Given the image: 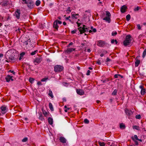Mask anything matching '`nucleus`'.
<instances>
[{
	"label": "nucleus",
	"instance_id": "nucleus-58",
	"mask_svg": "<svg viewBox=\"0 0 146 146\" xmlns=\"http://www.w3.org/2000/svg\"><path fill=\"white\" fill-rule=\"evenodd\" d=\"M115 40L114 39H112L111 40V43L112 44H113L114 43Z\"/></svg>",
	"mask_w": 146,
	"mask_h": 146
},
{
	"label": "nucleus",
	"instance_id": "nucleus-18",
	"mask_svg": "<svg viewBox=\"0 0 146 146\" xmlns=\"http://www.w3.org/2000/svg\"><path fill=\"white\" fill-rule=\"evenodd\" d=\"M8 3V1H2L1 3L0 4L2 6L5 7L7 6Z\"/></svg>",
	"mask_w": 146,
	"mask_h": 146
},
{
	"label": "nucleus",
	"instance_id": "nucleus-57",
	"mask_svg": "<svg viewBox=\"0 0 146 146\" xmlns=\"http://www.w3.org/2000/svg\"><path fill=\"white\" fill-rule=\"evenodd\" d=\"M76 32V30H73L71 31V33L72 34H74V33H75Z\"/></svg>",
	"mask_w": 146,
	"mask_h": 146
},
{
	"label": "nucleus",
	"instance_id": "nucleus-56",
	"mask_svg": "<svg viewBox=\"0 0 146 146\" xmlns=\"http://www.w3.org/2000/svg\"><path fill=\"white\" fill-rule=\"evenodd\" d=\"M57 23L59 24H62V22L58 20V21H57Z\"/></svg>",
	"mask_w": 146,
	"mask_h": 146
},
{
	"label": "nucleus",
	"instance_id": "nucleus-19",
	"mask_svg": "<svg viewBox=\"0 0 146 146\" xmlns=\"http://www.w3.org/2000/svg\"><path fill=\"white\" fill-rule=\"evenodd\" d=\"M48 94V95L51 98H53L54 96L53 95L52 92L50 90H49Z\"/></svg>",
	"mask_w": 146,
	"mask_h": 146
},
{
	"label": "nucleus",
	"instance_id": "nucleus-29",
	"mask_svg": "<svg viewBox=\"0 0 146 146\" xmlns=\"http://www.w3.org/2000/svg\"><path fill=\"white\" fill-rule=\"evenodd\" d=\"M40 3V0H38L36 2L35 4L37 6H39Z\"/></svg>",
	"mask_w": 146,
	"mask_h": 146
},
{
	"label": "nucleus",
	"instance_id": "nucleus-50",
	"mask_svg": "<svg viewBox=\"0 0 146 146\" xmlns=\"http://www.w3.org/2000/svg\"><path fill=\"white\" fill-rule=\"evenodd\" d=\"M37 84L38 85H42V83L40 82H38L37 83Z\"/></svg>",
	"mask_w": 146,
	"mask_h": 146
},
{
	"label": "nucleus",
	"instance_id": "nucleus-16",
	"mask_svg": "<svg viewBox=\"0 0 146 146\" xmlns=\"http://www.w3.org/2000/svg\"><path fill=\"white\" fill-rule=\"evenodd\" d=\"M6 57L7 58H8L9 59L11 60H15V59L14 56L12 55H10L9 56V57L8 55H6Z\"/></svg>",
	"mask_w": 146,
	"mask_h": 146
},
{
	"label": "nucleus",
	"instance_id": "nucleus-26",
	"mask_svg": "<svg viewBox=\"0 0 146 146\" xmlns=\"http://www.w3.org/2000/svg\"><path fill=\"white\" fill-rule=\"evenodd\" d=\"M145 89H143L141 90V94L142 95H144L145 93Z\"/></svg>",
	"mask_w": 146,
	"mask_h": 146
},
{
	"label": "nucleus",
	"instance_id": "nucleus-25",
	"mask_svg": "<svg viewBox=\"0 0 146 146\" xmlns=\"http://www.w3.org/2000/svg\"><path fill=\"white\" fill-rule=\"evenodd\" d=\"M120 127L121 129H124L125 128V126L123 123H121L120 124Z\"/></svg>",
	"mask_w": 146,
	"mask_h": 146
},
{
	"label": "nucleus",
	"instance_id": "nucleus-31",
	"mask_svg": "<svg viewBox=\"0 0 146 146\" xmlns=\"http://www.w3.org/2000/svg\"><path fill=\"white\" fill-rule=\"evenodd\" d=\"M34 80V79L31 78H30L29 80V81L31 83H33V82Z\"/></svg>",
	"mask_w": 146,
	"mask_h": 146
},
{
	"label": "nucleus",
	"instance_id": "nucleus-5",
	"mask_svg": "<svg viewBox=\"0 0 146 146\" xmlns=\"http://www.w3.org/2000/svg\"><path fill=\"white\" fill-rule=\"evenodd\" d=\"M7 112V107L6 106H3L0 108V115L1 114V113L2 114H5Z\"/></svg>",
	"mask_w": 146,
	"mask_h": 146
},
{
	"label": "nucleus",
	"instance_id": "nucleus-64",
	"mask_svg": "<svg viewBox=\"0 0 146 146\" xmlns=\"http://www.w3.org/2000/svg\"><path fill=\"white\" fill-rule=\"evenodd\" d=\"M87 51L89 52H91V50L90 49H88L87 50Z\"/></svg>",
	"mask_w": 146,
	"mask_h": 146
},
{
	"label": "nucleus",
	"instance_id": "nucleus-43",
	"mask_svg": "<svg viewBox=\"0 0 146 146\" xmlns=\"http://www.w3.org/2000/svg\"><path fill=\"white\" fill-rule=\"evenodd\" d=\"M140 8L139 7H137L135 8L134 9V10L135 11H138L139 10Z\"/></svg>",
	"mask_w": 146,
	"mask_h": 146
},
{
	"label": "nucleus",
	"instance_id": "nucleus-6",
	"mask_svg": "<svg viewBox=\"0 0 146 146\" xmlns=\"http://www.w3.org/2000/svg\"><path fill=\"white\" fill-rule=\"evenodd\" d=\"M26 4H27L28 7L30 9L32 8L34 5L33 2L30 0H28Z\"/></svg>",
	"mask_w": 146,
	"mask_h": 146
},
{
	"label": "nucleus",
	"instance_id": "nucleus-23",
	"mask_svg": "<svg viewBox=\"0 0 146 146\" xmlns=\"http://www.w3.org/2000/svg\"><path fill=\"white\" fill-rule=\"evenodd\" d=\"M43 113L44 115L46 117H47L48 116V115L49 114L48 112H47L45 110H43Z\"/></svg>",
	"mask_w": 146,
	"mask_h": 146
},
{
	"label": "nucleus",
	"instance_id": "nucleus-10",
	"mask_svg": "<svg viewBox=\"0 0 146 146\" xmlns=\"http://www.w3.org/2000/svg\"><path fill=\"white\" fill-rule=\"evenodd\" d=\"M125 111L126 114L130 116L133 113V112L131 111L127 108L125 109Z\"/></svg>",
	"mask_w": 146,
	"mask_h": 146
},
{
	"label": "nucleus",
	"instance_id": "nucleus-61",
	"mask_svg": "<svg viewBox=\"0 0 146 146\" xmlns=\"http://www.w3.org/2000/svg\"><path fill=\"white\" fill-rule=\"evenodd\" d=\"M107 53V52L106 51H104L103 52V53L104 54V55L106 54Z\"/></svg>",
	"mask_w": 146,
	"mask_h": 146
},
{
	"label": "nucleus",
	"instance_id": "nucleus-60",
	"mask_svg": "<svg viewBox=\"0 0 146 146\" xmlns=\"http://www.w3.org/2000/svg\"><path fill=\"white\" fill-rule=\"evenodd\" d=\"M24 54L25 53L24 52H22L20 54V56H23Z\"/></svg>",
	"mask_w": 146,
	"mask_h": 146
},
{
	"label": "nucleus",
	"instance_id": "nucleus-41",
	"mask_svg": "<svg viewBox=\"0 0 146 146\" xmlns=\"http://www.w3.org/2000/svg\"><path fill=\"white\" fill-rule=\"evenodd\" d=\"M39 119H40L42 121L44 119L42 115H40L39 117Z\"/></svg>",
	"mask_w": 146,
	"mask_h": 146
},
{
	"label": "nucleus",
	"instance_id": "nucleus-47",
	"mask_svg": "<svg viewBox=\"0 0 146 146\" xmlns=\"http://www.w3.org/2000/svg\"><path fill=\"white\" fill-rule=\"evenodd\" d=\"M47 79V78H44L41 80V81L42 82H45L46 80Z\"/></svg>",
	"mask_w": 146,
	"mask_h": 146
},
{
	"label": "nucleus",
	"instance_id": "nucleus-34",
	"mask_svg": "<svg viewBox=\"0 0 146 146\" xmlns=\"http://www.w3.org/2000/svg\"><path fill=\"white\" fill-rule=\"evenodd\" d=\"M99 144L100 145V146H104L105 145V143L103 142H99Z\"/></svg>",
	"mask_w": 146,
	"mask_h": 146
},
{
	"label": "nucleus",
	"instance_id": "nucleus-49",
	"mask_svg": "<svg viewBox=\"0 0 146 146\" xmlns=\"http://www.w3.org/2000/svg\"><path fill=\"white\" fill-rule=\"evenodd\" d=\"M67 11H68V13H70V12H71V11L70 9V8L69 7H68V9H67Z\"/></svg>",
	"mask_w": 146,
	"mask_h": 146
},
{
	"label": "nucleus",
	"instance_id": "nucleus-3",
	"mask_svg": "<svg viewBox=\"0 0 146 146\" xmlns=\"http://www.w3.org/2000/svg\"><path fill=\"white\" fill-rule=\"evenodd\" d=\"M85 25H83V27H80L78 28V30L80 32V34H82L83 33H84L86 32L89 31V28L86 27Z\"/></svg>",
	"mask_w": 146,
	"mask_h": 146
},
{
	"label": "nucleus",
	"instance_id": "nucleus-33",
	"mask_svg": "<svg viewBox=\"0 0 146 146\" xmlns=\"http://www.w3.org/2000/svg\"><path fill=\"white\" fill-rule=\"evenodd\" d=\"M38 52V50H35L33 52H32L31 53V54L32 55H33L35 54L36 53Z\"/></svg>",
	"mask_w": 146,
	"mask_h": 146
},
{
	"label": "nucleus",
	"instance_id": "nucleus-8",
	"mask_svg": "<svg viewBox=\"0 0 146 146\" xmlns=\"http://www.w3.org/2000/svg\"><path fill=\"white\" fill-rule=\"evenodd\" d=\"M20 10L17 9L15 12L14 16L17 19H19L20 18Z\"/></svg>",
	"mask_w": 146,
	"mask_h": 146
},
{
	"label": "nucleus",
	"instance_id": "nucleus-35",
	"mask_svg": "<svg viewBox=\"0 0 146 146\" xmlns=\"http://www.w3.org/2000/svg\"><path fill=\"white\" fill-rule=\"evenodd\" d=\"M146 55V49H145L143 53V57L144 58Z\"/></svg>",
	"mask_w": 146,
	"mask_h": 146
},
{
	"label": "nucleus",
	"instance_id": "nucleus-39",
	"mask_svg": "<svg viewBox=\"0 0 146 146\" xmlns=\"http://www.w3.org/2000/svg\"><path fill=\"white\" fill-rule=\"evenodd\" d=\"M28 43L27 41H25L23 42V45H27L28 44Z\"/></svg>",
	"mask_w": 146,
	"mask_h": 146
},
{
	"label": "nucleus",
	"instance_id": "nucleus-1",
	"mask_svg": "<svg viewBox=\"0 0 146 146\" xmlns=\"http://www.w3.org/2000/svg\"><path fill=\"white\" fill-rule=\"evenodd\" d=\"M131 36L130 35H127L125 37V39L123 42V45L125 46L129 45L131 41Z\"/></svg>",
	"mask_w": 146,
	"mask_h": 146
},
{
	"label": "nucleus",
	"instance_id": "nucleus-9",
	"mask_svg": "<svg viewBox=\"0 0 146 146\" xmlns=\"http://www.w3.org/2000/svg\"><path fill=\"white\" fill-rule=\"evenodd\" d=\"M105 44L104 41L102 40H99L98 42L97 45L100 47H103Z\"/></svg>",
	"mask_w": 146,
	"mask_h": 146
},
{
	"label": "nucleus",
	"instance_id": "nucleus-62",
	"mask_svg": "<svg viewBox=\"0 0 146 146\" xmlns=\"http://www.w3.org/2000/svg\"><path fill=\"white\" fill-rule=\"evenodd\" d=\"M70 16H69L68 17H66V19L67 20H68L70 19Z\"/></svg>",
	"mask_w": 146,
	"mask_h": 146
},
{
	"label": "nucleus",
	"instance_id": "nucleus-45",
	"mask_svg": "<svg viewBox=\"0 0 146 146\" xmlns=\"http://www.w3.org/2000/svg\"><path fill=\"white\" fill-rule=\"evenodd\" d=\"M137 29L139 30H140L141 29V27L140 25H139V24L137 25Z\"/></svg>",
	"mask_w": 146,
	"mask_h": 146
},
{
	"label": "nucleus",
	"instance_id": "nucleus-48",
	"mask_svg": "<svg viewBox=\"0 0 146 146\" xmlns=\"http://www.w3.org/2000/svg\"><path fill=\"white\" fill-rule=\"evenodd\" d=\"M90 72H90V70H88V71H87V73H86V75H90Z\"/></svg>",
	"mask_w": 146,
	"mask_h": 146
},
{
	"label": "nucleus",
	"instance_id": "nucleus-20",
	"mask_svg": "<svg viewBox=\"0 0 146 146\" xmlns=\"http://www.w3.org/2000/svg\"><path fill=\"white\" fill-rule=\"evenodd\" d=\"M48 121L50 124L52 125L53 124V119L51 117H49L48 118Z\"/></svg>",
	"mask_w": 146,
	"mask_h": 146
},
{
	"label": "nucleus",
	"instance_id": "nucleus-13",
	"mask_svg": "<svg viewBox=\"0 0 146 146\" xmlns=\"http://www.w3.org/2000/svg\"><path fill=\"white\" fill-rule=\"evenodd\" d=\"M12 77L9 75H8L5 78V79L7 82H9L11 80V81H13V79L12 78Z\"/></svg>",
	"mask_w": 146,
	"mask_h": 146
},
{
	"label": "nucleus",
	"instance_id": "nucleus-59",
	"mask_svg": "<svg viewBox=\"0 0 146 146\" xmlns=\"http://www.w3.org/2000/svg\"><path fill=\"white\" fill-rule=\"evenodd\" d=\"M69 108H67V109H65L64 110V111L66 112H67L68 111V110H69Z\"/></svg>",
	"mask_w": 146,
	"mask_h": 146
},
{
	"label": "nucleus",
	"instance_id": "nucleus-46",
	"mask_svg": "<svg viewBox=\"0 0 146 146\" xmlns=\"http://www.w3.org/2000/svg\"><path fill=\"white\" fill-rule=\"evenodd\" d=\"M111 61V60L109 59L108 58H107L106 61V62H110Z\"/></svg>",
	"mask_w": 146,
	"mask_h": 146
},
{
	"label": "nucleus",
	"instance_id": "nucleus-32",
	"mask_svg": "<svg viewBox=\"0 0 146 146\" xmlns=\"http://www.w3.org/2000/svg\"><path fill=\"white\" fill-rule=\"evenodd\" d=\"M92 31L94 33L96 32V29L94 28V29H93L92 30H89V32L90 33H91Z\"/></svg>",
	"mask_w": 146,
	"mask_h": 146
},
{
	"label": "nucleus",
	"instance_id": "nucleus-21",
	"mask_svg": "<svg viewBox=\"0 0 146 146\" xmlns=\"http://www.w3.org/2000/svg\"><path fill=\"white\" fill-rule=\"evenodd\" d=\"M49 107L50 109L52 111H53L54 110V108L52 104L51 103H49Z\"/></svg>",
	"mask_w": 146,
	"mask_h": 146
},
{
	"label": "nucleus",
	"instance_id": "nucleus-2",
	"mask_svg": "<svg viewBox=\"0 0 146 146\" xmlns=\"http://www.w3.org/2000/svg\"><path fill=\"white\" fill-rule=\"evenodd\" d=\"M106 16L103 19L105 20L106 22L110 23L111 22V14L108 11H106Z\"/></svg>",
	"mask_w": 146,
	"mask_h": 146
},
{
	"label": "nucleus",
	"instance_id": "nucleus-4",
	"mask_svg": "<svg viewBox=\"0 0 146 146\" xmlns=\"http://www.w3.org/2000/svg\"><path fill=\"white\" fill-rule=\"evenodd\" d=\"M63 67L61 66L57 65L54 67V70L56 72H59L62 71L63 69Z\"/></svg>",
	"mask_w": 146,
	"mask_h": 146
},
{
	"label": "nucleus",
	"instance_id": "nucleus-28",
	"mask_svg": "<svg viewBox=\"0 0 146 146\" xmlns=\"http://www.w3.org/2000/svg\"><path fill=\"white\" fill-rule=\"evenodd\" d=\"M126 18L127 20V21H129L130 20V18H131V16H130V15L129 14L127 15L126 16Z\"/></svg>",
	"mask_w": 146,
	"mask_h": 146
},
{
	"label": "nucleus",
	"instance_id": "nucleus-37",
	"mask_svg": "<svg viewBox=\"0 0 146 146\" xmlns=\"http://www.w3.org/2000/svg\"><path fill=\"white\" fill-rule=\"evenodd\" d=\"M117 93V90H115L112 93V94L113 95H115Z\"/></svg>",
	"mask_w": 146,
	"mask_h": 146
},
{
	"label": "nucleus",
	"instance_id": "nucleus-12",
	"mask_svg": "<svg viewBox=\"0 0 146 146\" xmlns=\"http://www.w3.org/2000/svg\"><path fill=\"white\" fill-rule=\"evenodd\" d=\"M74 50V48H68L65 50V52L68 53H69Z\"/></svg>",
	"mask_w": 146,
	"mask_h": 146
},
{
	"label": "nucleus",
	"instance_id": "nucleus-22",
	"mask_svg": "<svg viewBox=\"0 0 146 146\" xmlns=\"http://www.w3.org/2000/svg\"><path fill=\"white\" fill-rule=\"evenodd\" d=\"M140 61L139 60H137L135 62V66L137 67L138 66L140 63Z\"/></svg>",
	"mask_w": 146,
	"mask_h": 146
},
{
	"label": "nucleus",
	"instance_id": "nucleus-54",
	"mask_svg": "<svg viewBox=\"0 0 146 146\" xmlns=\"http://www.w3.org/2000/svg\"><path fill=\"white\" fill-rule=\"evenodd\" d=\"M10 72H11V73H12L13 74L15 75V72L13 70L12 71L11 70H9Z\"/></svg>",
	"mask_w": 146,
	"mask_h": 146
},
{
	"label": "nucleus",
	"instance_id": "nucleus-40",
	"mask_svg": "<svg viewBox=\"0 0 146 146\" xmlns=\"http://www.w3.org/2000/svg\"><path fill=\"white\" fill-rule=\"evenodd\" d=\"M84 121L86 123L88 124L89 123V121L87 119H84Z\"/></svg>",
	"mask_w": 146,
	"mask_h": 146
},
{
	"label": "nucleus",
	"instance_id": "nucleus-44",
	"mask_svg": "<svg viewBox=\"0 0 146 146\" xmlns=\"http://www.w3.org/2000/svg\"><path fill=\"white\" fill-rule=\"evenodd\" d=\"M132 140L134 141L135 143V144L136 145H138V141L134 140V138H132Z\"/></svg>",
	"mask_w": 146,
	"mask_h": 146
},
{
	"label": "nucleus",
	"instance_id": "nucleus-42",
	"mask_svg": "<svg viewBox=\"0 0 146 146\" xmlns=\"http://www.w3.org/2000/svg\"><path fill=\"white\" fill-rule=\"evenodd\" d=\"M134 138H134V139H135L136 140H137L138 139V137L137 135H134Z\"/></svg>",
	"mask_w": 146,
	"mask_h": 146
},
{
	"label": "nucleus",
	"instance_id": "nucleus-53",
	"mask_svg": "<svg viewBox=\"0 0 146 146\" xmlns=\"http://www.w3.org/2000/svg\"><path fill=\"white\" fill-rule=\"evenodd\" d=\"M119 74H115V75H114V77L115 78H118V76H119Z\"/></svg>",
	"mask_w": 146,
	"mask_h": 146
},
{
	"label": "nucleus",
	"instance_id": "nucleus-17",
	"mask_svg": "<svg viewBox=\"0 0 146 146\" xmlns=\"http://www.w3.org/2000/svg\"><path fill=\"white\" fill-rule=\"evenodd\" d=\"M59 140L61 142L63 143H65L66 142V139L64 137H60L59 138Z\"/></svg>",
	"mask_w": 146,
	"mask_h": 146
},
{
	"label": "nucleus",
	"instance_id": "nucleus-24",
	"mask_svg": "<svg viewBox=\"0 0 146 146\" xmlns=\"http://www.w3.org/2000/svg\"><path fill=\"white\" fill-rule=\"evenodd\" d=\"M78 14H76L75 15L74 14H72V17L73 18H75V19H77L78 18Z\"/></svg>",
	"mask_w": 146,
	"mask_h": 146
},
{
	"label": "nucleus",
	"instance_id": "nucleus-14",
	"mask_svg": "<svg viewBox=\"0 0 146 146\" xmlns=\"http://www.w3.org/2000/svg\"><path fill=\"white\" fill-rule=\"evenodd\" d=\"M76 92L78 94L80 95H82L84 94V92L80 89H77Z\"/></svg>",
	"mask_w": 146,
	"mask_h": 146
},
{
	"label": "nucleus",
	"instance_id": "nucleus-27",
	"mask_svg": "<svg viewBox=\"0 0 146 146\" xmlns=\"http://www.w3.org/2000/svg\"><path fill=\"white\" fill-rule=\"evenodd\" d=\"M133 128L134 129H135L138 130H140V129L139 128V126H136V125H135L133 126Z\"/></svg>",
	"mask_w": 146,
	"mask_h": 146
},
{
	"label": "nucleus",
	"instance_id": "nucleus-15",
	"mask_svg": "<svg viewBox=\"0 0 146 146\" xmlns=\"http://www.w3.org/2000/svg\"><path fill=\"white\" fill-rule=\"evenodd\" d=\"M58 21V20L57 19L56 20L54 23L53 24V27L54 28H55L56 29H58V23H57V21Z\"/></svg>",
	"mask_w": 146,
	"mask_h": 146
},
{
	"label": "nucleus",
	"instance_id": "nucleus-51",
	"mask_svg": "<svg viewBox=\"0 0 146 146\" xmlns=\"http://www.w3.org/2000/svg\"><path fill=\"white\" fill-rule=\"evenodd\" d=\"M73 44V43H72V42H71L67 46L69 47L70 46L72 45Z\"/></svg>",
	"mask_w": 146,
	"mask_h": 146
},
{
	"label": "nucleus",
	"instance_id": "nucleus-63",
	"mask_svg": "<svg viewBox=\"0 0 146 146\" xmlns=\"http://www.w3.org/2000/svg\"><path fill=\"white\" fill-rule=\"evenodd\" d=\"M22 1L24 2V3L25 4L27 3V2L26 0H22Z\"/></svg>",
	"mask_w": 146,
	"mask_h": 146
},
{
	"label": "nucleus",
	"instance_id": "nucleus-7",
	"mask_svg": "<svg viewBox=\"0 0 146 146\" xmlns=\"http://www.w3.org/2000/svg\"><path fill=\"white\" fill-rule=\"evenodd\" d=\"M42 60V58L40 57L36 58L35 59L34 62L35 65L39 63Z\"/></svg>",
	"mask_w": 146,
	"mask_h": 146
},
{
	"label": "nucleus",
	"instance_id": "nucleus-30",
	"mask_svg": "<svg viewBox=\"0 0 146 146\" xmlns=\"http://www.w3.org/2000/svg\"><path fill=\"white\" fill-rule=\"evenodd\" d=\"M117 34V32L116 31H114L112 32L111 35L113 36H115Z\"/></svg>",
	"mask_w": 146,
	"mask_h": 146
},
{
	"label": "nucleus",
	"instance_id": "nucleus-52",
	"mask_svg": "<svg viewBox=\"0 0 146 146\" xmlns=\"http://www.w3.org/2000/svg\"><path fill=\"white\" fill-rule=\"evenodd\" d=\"M97 63L99 65H100L101 64V63L100 61L98 60L97 62Z\"/></svg>",
	"mask_w": 146,
	"mask_h": 146
},
{
	"label": "nucleus",
	"instance_id": "nucleus-11",
	"mask_svg": "<svg viewBox=\"0 0 146 146\" xmlns=\"http://www.w3.org/2000/svg\"><path fill=\"white\" fill-rule=\"evenodd\" d=\"M127 7L125 5H123L121 8V11L122 13H124L126 11V10L127 9Z\"/></svg>",
	"mask_w": 146,
	"mask_h": 146
},
{
	"label": "nucleus",
	"instance_id": "nucleus-38",
	"mask_svg": "<svg viewBox=\"0 0 146 146\" xmlns=\"http://www.w3.org/2000/svg\"><path fill=\"white\" fill-rule=\"evenodd\" d=\"M28 140V138L27 137H25L22 140V141L23 142H26Z\"/></svg>",
	"mask_w": 146,
	"mask_h": 146
},
{
	"label": "nucleus",
	"instance_id": "nucleus-55",
	"mask_svg": "<svg viewBox=\"0 0 146 146\" xmlns=\"http://www.w3.org/2000/svg\"><path fill=\"white\" fill-rule=\"evenodd\" d=\"M139 88L141 89V90H142L143 89V86L142 85H140L139 86Z\"/></svg>",
	"mask_w": 146,
	"mask_h": 146
},
{
	"label": "nucleus",
	"instance_id": "nucleus-36",
	"mask_svg": "<svg viewBox=\"0 0 146 146\" xmlns=\"http://www.w3.org/2000/svg\"><path fill=\"white\" fill-rule=\"evenodd\" d=\"M141 116L140 115H137L135 116V118L137 119H140L141 118Z\"/></svg>",
	"mask_w": 146,
	"mask_h": 146
}]
</instances>
